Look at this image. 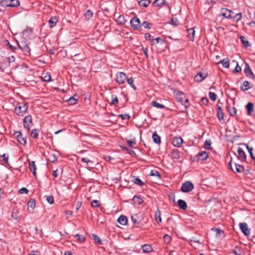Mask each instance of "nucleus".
Instances as JSON below:
<instances>
[{
    "mask_svg": "<svg viewBox=\"0 0 255 255\" xmlns=\"http://www.w3.org/2000/svg\"><path fill=\"white\" fill-rule=\"evenodd\" d=\"M174 95L176 101L184 106L186 110L187 109L188 106L184 104V99L186 98V95L182 92L177 91L174 92Z\"/></svg>",
    "mask_w": 255,
    "mask_h": 255,
    "instance_id": "obj_1",
    "label": "nucleus"
},
{
    "mask_svg": "<svg viewBox=\"0 0 255 255\" xmlns=\"http://www.w3.org/2000/svg\"><path fill=\"white\" fill-rule=\"evenodd\" d=\"M0 4L2 7H16L19 5L18 0H1Z\"/></svg>",
    "mask_w": 255,
    "mask_h": 255,
    "instance_id": "obj_2",
    "label": "nucleus"
},
{
    "mask_svg": "<svg viewBox=\"0 0 255 255\" xmlns=\"http://www.w3.org/2000/svg\"><path fill=\"white\" fill-rule=\"evenodd\" d=\"M127 79V75L124 72H119L116 75V81L119 85L124 84Z\"/></svg>",
    "mask_w": 255,
    "mask_h": 255,
    "instance_id": "obj_3",
    "label": "nucleus"
},
{
    "mask_svg": "<svg viewBox=\"0 0 255 255\" xmlns=\"http://www.w3.org/2000/svg\"><path fill=\"white\" fill-rule=\"evenodd\" d=\"M28 109V106L26 103H24L22 106L16 107L14 109V112L19 116H22Z\"/></svg>",
    "mask_w": 255,
    "mask_h": 255,
    "instance_id": "obj_4",
    "label": "nucleus"
},
{
    "mask_svg": "<svg viewBox=\"0 0 255 255\" xmlns=\"http://www.w3.org/2000/svg\"><path fill=\"white\" fill-rule=\"evenodd\" d=\"M194 188V185L190 181H186L182 184L181 191L184 193L191 191Z\"/></svg>",
    "mask_w": 255,
    "mask_h": 255,
    "instance_id": "obj_5",
    "label": "nucleus"
},
{
    "mask_svg": "<svg viewBox=\"0 0 255 255\" xmlns=\"http://www.w3.org/2000/svg\"><path fill=\"white\" fill-rule=\"evenodd\" d=\"M130 23L131 26L134 30L138 29L141 26L139 18L135 16L130 20Z\"/></svg>",
    "mask_w": 255,
    "mask_h": 255,
    "instance_id": "obj_6",
    "label": "nucleus"
},
{
    "mask_svg": "<svg viewBox=\"0 0 255 255\" xmlns=\"http://www.w3.org/2000/svg\"><path fill=\"white\" fill-rule=\"evenodd\" d=\"M244 72L245 73V75L247 77H248L249 78H251L252 79H254L255 78V75L254 73L252 72V70L251 68H250L249 65L246 63L245 64V67L244 69Z\"/></svg>",
    "mask_w": 255,
    "mask_h": 255,
    "instance_id": "obj_7",
    "label": "nucleus"
},
{
    "mask_svg": "<svg viewBox=\"0 0 255 255\" xmlns=\"http://www.w3.org/2000/svg\"><path fill=\"white\" fill-rule=\"evenodd\" d=\"M24 127L29 129L32 126V117L30 115L26 116L23 119Z\"/></svg>",
    "mask_w": 255,
    "mask_h": 255,
    "instance_id": "obj_8",
    "label": "nucleus"
},
{
    "mask_svg": "<svg viewBox=\"0 0 255 255\" xmlns=\"http://www.w3.org/2000/svg\"><path fill=\"white\" fill-rule=\"evenodd\" d=\"M17 141L21 145H25L26 143V138L22 136V134L20 131H16L14 133Z\"/></svg>",
    "mask_w": 255,
    "mask_h": 255,
    "instance_id": "obj_9",
    "label": "nucleus"
},
{
    "mask_svg": "<svg viewBox=\"0 0 255 255\" xmlns=\"http://www.w3.org/2000/svg\"><path fill=\"white\" fill-rule=\"evenodd\" d=\"M240 228L242 233L246 236H248L250 234V229L248 228V226L246 223H241L240 224Z\"/></svg>",
    "mask_w": 255,
    "mask_h": 255,
    "instance_id": "obj_10",
    "label": "nucleus"
},
{
    "mask_svg": "<svg viewBox=\"0 0 255 255\" xmlns=\"http://www.w3.org/2000/svg\"><path fill=\"white\" fill-rule=\"evenodd\" d=\"M208 157V155L207 152L203 151H202V152L199 153L198 154H197L194 157V159L197 160H201L202 161H203V160L207 159Z\"/></svg>",
    "mask_w": 255,
    "mask_h": 255,
    "instance_id": "obj_11",
    "label": "nucleus"
},
{
    "mask_svg": "<svg viewBox=\"0 0 255 255\" xmlns=\"http://www.w3.org/2000/svg\"><path fill=\"white\" fill-rule=\"evenodd\" d=\"M183 143V140L181 137H174L173 138L172 144L174 146L179 147Z\"/></svg>",
    "mask_w": 255,
    "mask_h": 255,
    "instance_id": "obj_12",
    "label": "nucleus"
},
{
    "mask_svg": "<svg viewBox=\"0 0 255 255\" xmlns=\"http://www.w3.org/2000/svg\"><path fill=\"white\" fill-rule=\"evenodd\" d=\"M253 87V85L248 81H245L243 82V84L241 86V90L243 91H247L251 89Z\"/></svg>",
    "mask_w": 255,
    "mask_h": 255,
    "instance_id": "obj_13",
    "label": "nucleus"
},
{
    "mask_svg": "<svg viewBox=\"0 0 255 255\" xmlns=\"http://www.w3.org/2000/svg\"><path fill=\"white\" fill-rule=\"evenodd\" d=\"M237 151L239 159L242 161H245L246 159V155L243 149L241 147H239L238 148Z\"/></svg>",
    "mask_w": 255,
    "mask_h": 255,
    "instance_id": "obj_14",
    "label": "nucleus"
},
{
    "mask_svg": "<svg viewBox=\"0 0 255 255\" xmlns=\"http://www.w3.org/2000/svg\"><path fill=\"white\" fill-rule=\"evenodd\" d=\"M207 77V75H203L202 73L199 72L194 77V80L197 82H201Z\"/></svg>",
    "mask_w": 255,
    "mask_h": 255,
    "instance_id": "obj_15",
    "label": "nucleus"
},
{
    "mask_svg": "<svg viewBox=\"0 0 255 255\" xmlns=\"http://www.w3.org/2000/svg\"><path fill=\"white\" fill-rule=\"evenodd\" d=\"M16 43L18 48L20 49L23 52L30 54V48L28 46V45L25 44L21 45L17 42H16Z\"/></svg>",
    "mask_w": 255,
    "mask_h": 255,
    "instance_id": "obj_16",
    "label": "nucleus"
},
{
    "mask_svg": "<svg viewBox=\"0 0 255 255\" xmlns=\"http://www.w3.org/2000/svg\"><path fill=\"white\" fill-rule=\"evenodd\" d=\"M187 36L189 39L193 41L194 40L195 30L194 28H191L187 30Z\"/></svg>",
    "mask_w": 255,
    "mask_h": 255,
    "instance_id": "obj_17",
    "label": "nucleus"
},
{
    "mask_svg": "<svg viewBox=\"0 0 255 255\" xmlns=\"http://www.w3.org/2000/svg\"><path fill=\"white\" fill-rule=\"evenodd\" d=\"M217 116L219 120L221 122H222V121L224 122V113L221 107L220 106L217 107Z\"/></svg>",
    "mask_w": 255,
    "mask_h": 255,
    "instance_id": "obj_18",
    "label": "nucleus"
},
{
    "mask_svg": "<svg viewBox=\"0 0 255 255\" xmlns=\"http://www.w3.org/2000/svg\"><path fill=\"white\" fill-rule=\"evenodd\" d=\"M232 12H233L231 10L227 8H225L223 9L222 15L223 16L227 18H231L232 17L231 13Z\"/></svg>",
    "mask_w": 255,
    "mask_h": 255,
    "instance_id": "obj_19",
    "label": "nucleus"
},
{
    "mask_svg": "<svg viewBox=\"0 0 255 255\" xmlns=\"http://www.w3.org/2000/svg\"><path fill=\"white\" fill-rule=\"evenodd\" d=\"M29 168L30 171L32 172L33 175L34 176H36V165L35 164V162L33 161H30L29 162Z\"/></svg>",
    "mask_w": 255,
    "mask_h": 255,
    "instance_id": "obj_20",
    "label": "nucleus"
},
{
    "mask_svg": "<svg viewBox=\"0 0 255 255\" xmlns=\"http://www.w3.org/2000/svg\"><path fill=\"white\" fill-rule=\"evenodd\" d=\"M177 204L179 208L183 210H185L187 208V203L182 199H179L177 201Z\"/></svg>",
    "mask_w": 255,
    "mask_h": 255,
    "instance_id": "obj_21",
    "label": "nucleus"
},
{
    "mask_svg": "<svg viewBox=\"0 0 255 255\" xmlns=\"http://www.w3.org/2000/svg\"><path fill=\"white\" fill-rule=\"evenodd\" d=\"M1 66H9L11 63V61H10L9 58H7L5 57H1Z\"/></svg>",
    "mask_w": 255,
    "mask_h": 255,
    "instance_id": "obj_22",
    "label": "nucleus"
},
{
    "mask_svg": "<svg viewBox=\"0 0 255 255\" xmlns=\"http://www.w3.org/2000/svg\"><path fill=\"white\" fill-rule=\"evenodd\" d=\"M118 222L122 225H126L128 222V219L126 216L121 215L118 219Z\"/></svg>",
    "mask_w": 255,
    "mask_h": 255,
    "instance_id": "obj_23",
    "label": "nucleus"
},
{
    "mask_svg": "<svg viewBox=\"0 0 255 255\" xmlns=\"http://www.w3.org/2000/svg\"><path fill=\"white\" fill-rule=\"evenodd\" d=\"M131 220L133 224H139L141 222L142 219L138 218L137 214H134L131 216Z\"/></svg>",
    "mask_w": 255,
    "mask_h": 255,
    "instance_id": "obj_24",
    "label": "nucleus"
},
{
    "mask_svg": "<svg viewBox=\"0 0 255 255\" xmlns=\"http://www.w3.org/2000/svg\"><path fill=\"white\" fill-rule=\"evenodd\" d=\"M141 249L142 252L144 253H150L152 251V248L150 245L148 244H144L142 246Z\"/></svg>",
    "mask_w": 255,
    "mask_h": 255,
    "instance_id": "obj_25",
    "label": "nucleus"
},
{
    "mask_svg": "<svg viewBox=\"0 0 255 255\" xmlns=\"http://www.w3.org/2000/svg\"><path fill=\"white\" fill-rule=\"evenodd\" d=\"M152 137L153 141L155 143L159 144L161 143L160 137L157 134L156 132H155L152 134Z\"/></svg>",
    "mask_w": 255,
    "mask_h": 255,
    "instance_id": "obj_26",
    "label": "nucleus"
},
{
    "mask_svg": "<svg viewBox=\"0 0 255 255\" xmlns=\"http://www.w3.org/2000/svg\"><path fill=\"white\" fill-rule=\"evenodd\" d=\"M36 204V201L34 199H31L27 203V208L28 210L30 208L31 210H33L35 207Z\"/></svg>",
    "mask_w": 255,
    "mask_h": 255,
    "instance_id": "obj_27",
    "label": "nucleus"
},
{
    "mask_svg": "<svg viewBox=\"0 0 255 255\" xmlns=\"http://www.w3.org/2000/svg\"><path fill=\"white\" fill-rule=\"evenodd\" d=\"M171 157L173 159H179L180 157V152L177 149L173 150L171 153Z\"/></svg>",
    "mask_w": 255,
    "mask_h": 255,
    "instance_id": "obj_28",
    "label": "nucleus"
},
{
    "mask_svg": "<svg viewBox=\"0 0 255 255\" xmlns=\"http://www.w3.org/2000/svg\"><path fill=\"white\" fill-rule=\"evenodd\" d=\"M234 169H235V172H237V173H241V172H242L244 169V168L243 166L240 165V164H238L236 163H234Z\"/></svg>",
    "mask_w": 255,
    "mask_h": 255,
    "instance_id": "obj_29",
    "label": "nucleus"
},
{
    "mask_svg": "<svg viewBox=\"0 0 255 255\" xmlns=\"http://www.w3.org/2000/svg\"><path fill=\"white\" fill-rule=\"evenodd\" d=\"M117 23L120 25H124L126 23V19L123 15H120L116 20Z\"/></svg>",
    "mask_w": 255,
    "mask_h": 255,
    "instance_id": "obj_30",
    "label": "nucleus"
},
{
    "mask_svg": "<svg viewBox=\"0 0 255 255\" xmlns=\"http://www.w3.org/2000/svg\"><path fill=\"white\" fill-rule=\"evenodd\" d=\"M132 181L134 184L139 186H142L144 185V183L138 177L133 176Z\"/></svg>",
    "mask_w": 255,
    "mask_h": 255,
    "instance_id": "obj_31",
    "label": "nucleus"
},
{
    "mask_svg": "<svg viewBox=\"0 0 255 255\" xmlns=\"http://www.w3.org/2000/svg\"><path fill=\"white\" fill-rule=\"evenodd\" d=\"M58 21V20L56 18V17H52L49 20L48 22L50 24V27H53L55 26Z\"/></svg>",
    "mask_w": 255,
    "mask_h": 255,
    "instance_id": "obj_32",
    "label": "nucleus"
},
{
    "mask_svg": "<svg viewBox=\"0 0 255 255\" xmlns=\"http://www.w3.org/2000/svg\"><path fill=\"white\" fill-rule=\"evenodd\" d=\"M155 218L158 223L161 222V212L158 208H157L155 213Z\"/></svg>",
    "mask_w": 255,
    "mask_h": 255,
    "instance_id": "obj_33",
    "label": "nucleus"
},
{
    "mask_svg": "<svg viewBox=\"0 0 255 255\" xmlns=\"http://www.w3.org/2000/svg\"><path fill=\"white\" fill-rule=\"evenodd\" d=\"M224 68H228L230 66V61L227 58H224L220 61Z\"/></svg>",
    "mask_w": 255,
    "mask_h": 255,
    "instance_id": "obj_34",
    "label": "nucleus"
},
{
    "mask_svg": "<svg viewBox=\"0 0 255 255\" xmlns=\"http://www.w3.org/2000/svg\"><path fill=\"white\" fill-rule=\"evenodd\" d=\"M133 201L134 203L140 205L142 203L143 200L139 196L134 195L133 197Z\"/></svg>",
    "mask_w": 255,
    "mask_h": 255,
    "instance_id": "obj_35",
    "label": "nucleus"
},
{
    "mask_svg": "<svg viewBox=\"0 0 255 255\" xmlns=\"http://www.w3.org/2000/svg\"><path fill=\"white\" fill-rule=\"evenodd\" d=\"M78 99L75 98V95L71 97L68 100L67 102L70 105H75L77 104Z\"/></svg>",
    "mask_w": 255,
    "mask_h": 255,
    "instance_id": "obj_36",
    "label": "nucleus"
},
{
    "mask_svg": "<svg viewBox=\"0 0 255 255\" xmlns=\"http://www.w3.org/2000/svg\"><path fill=\"white\" fill-rule=\"evenodd\" d=\"M248 115H250L254 109V105L252 103H248L246 106Z\"/></svg>",
    "mask_w": 255,
    "mask_h": 255,
    "instance_id": "obj_37",
    "label": "nucleus"
},
{
    "mask_svg": "<svg viewBox=\"0 0 255 255\" xmlns=\"http://www.w3.org/2000/svg\"><path fill=\"white\" fill-rule=\"evenodd\" d=\"M160 41L163 43L164 40L162 39H161L160 37H157L156 38L152 39L150 41V45L152 46L156 45L158 43H159Z\"/></svg>",
    "mask_w": 255,
    "mask_h": 255,
    "instance_id": "obj_38",
    "label": "nucleus"
},
{
    "mask_svg": "<svg viewBox=\"0 0 255 255\" xmlns=\"http://www.w3.org/2000/svg\"><path fill=\"white\" fill-rule=\"evenodd\" d=\"M240 39L242 44L245 47L247 48L250 46V45L249 44V42L246 39L244 36H241Z\"/></svg>",
    "mask_w": 255,
    "mask_h": 255,
    "instance_id": "obj_39",
    "label": "nucleus"
},
{
    "mask_svg": "<svg viewBox=\"0 0 255 255\" xmlns=\"http://www.w3.org/2000/svg\"><path fill=\"white\" fill-rule=\"evenodd\" d=\"M151 105L154 107H155L156 108H158V109H164L165 108V106L162 105V104H161L159 103H158L156 101H152V103H151Z\"/></svg>",
    "mask_w": 255,
    "mask_h": 255,
    "instance_id": "obj_40",
    "label": "nucleus"
},
{
    "mask_svg": "<svg viewBox=\"0 0 255 255\" xmlns=\"http://www.w3.org/2000/svg\"><path fill=\"white\" fill-rule=\"evenodd\" d=\"M39 134V130L37 129H33L31 132V136L34 139L38 138Z\"/></svg>",
    "mask_w": 255,
    "mask_h": 255,
    "instance_id": "obj_41",
    "label": "nucleus"
},
{
    "mask_svg": "<svg viewBox=\"0 0 255 255\" xmlns=\"http://www.w3.org/2000/svg\"><path fill=\"white\" fill-rule=\"evenodd\" d=\"M138 3L140 6L147 7L150 3V1L149 0H140Z\"/></svg>",
    "mask_w": 255,
    "mask_h": 255,
    "instance_id": "obj_42",
    "label": "nucleus"
},
{
    "mask_svg": "<svg viewBox=\"0 0 255 255\" xmlns=\"http://www.w3.org/2000/svg\"><path fill=\"white\" fill-rule=\"evenodd\" d=\"M149 175H150L151 176H156L159 179H161V175L160 174V173L159 172H158L157 171H156V170H151V171L150 172V174H149Z\"/></svg>",
    "mask_w": 255,
    "mask_h": 255,
    "instance_id": "obj_43",
    "label": "nucleus"
},
{
    "mask_svg": "<svg viewBox=\"0 0 255 255\" xmlns=\"http://www.w3.org/2000/svg\"><path fill=\"white\" fill-rule=\"evenodd\" d=\"M127 82L128 84L130 85V86L134 90H135L136 89L135 86L133 84V79L132 78H127Z\"/></svg>",
    "mask_w": 255,
    "mask_h": 255,
    "instance_id": "obj_44",
    "label": "nucleus"
},
{
    "mask_svg": "<svg viewBox=\"0 0 255 255\" xmlns=\"http://www.w3.org/2000/svg\"><path fill=\"white\" fill-rule=\"evenodd\" d=\"M111 99H112V101L111 103V105H116L117 104H118L119 100L116 96L114 95H112Z\"/></svg>",
    "mask_w": 255,
    "mask_h": 255,
    "instance_id": "obj_45",
    "label": "nucleus"
},
{
    "mask_svg": "<svg viewBox=\"0 0 255 255\" xmlns=\"http://www.w3.org/2000/svg\"><path fill=\"white\" fill-rule=\"evenodd\" d=\"M242 17V13H238L236 14L235 16H232V17L231 18H232L234 21L238 22L240 20H241Z\"/></svg>",
    "mask_w": 255,
    "mask_h": 255,
    "instance_id": "obj_46",
    "label": "nucleus"
},
{
    "mask_svg": "<svg viewBox=\"0 0 255 255\" xmlns=\"http://www.w3.org/2000/svg\"><path fill=\"white\" fill-rule=\"evenodd\" d=\"M228 110L230 113V114L231 116H234L236 114V109L232 107H229L228 108Z\"/></svg>",
    "mask_w": 255,
    "mask_h": 255,
    "instance_id": "obj_47",
    "label": "nucleus"
},
{
    "mask_svg": "<svg viewBox=\"0 0 255 255\" xmlns=\"http://www.w3.org/2000/svg\"><path fill=\"white\" fill-rule=\"evenodd\" d=\"M93 12L91 10H87L85 13V17L87 19H90L93 16Z\"/></svg>",
    "mask_w": 255,
    "mask_h": 255,
    "instance_id": "obj_48",
    "label": "nucleus"
},
{
    "mask_svg": "<svg viewBox=\"0 0 255 255\" xmlns=\"http://www.w3.org/2000/svg\"><path fill=\"white\" fill-rule=\"evenodd\" d=\"M93 239L94 240V241L97 243L99 245L102 244V241L101 239L99 236H98L96 235L93 234Z\"/></svg>",
    "mask_w": 255,
    "mask_h": 255,
    "instance_id": "obj_49",
    "label": "nucleus"
},
{
    "mask_svg": "<svg viewBox=\"0 0 255 255\" xmlns=\"http://www.w3.org/2000/svg\"><path fill=\"white\" fill-rule=\"evenodd\" d=\"M209 97L212 101H215L217 99V95L214 92H210L209 93Z\"/></svg>",
    "mask_w": 255,
    "mask_h": 255,
    "instance_id": "obj_50",
    "label": "nucleus"
},
{
    "mask_svg": "<svg viewBox=\"0 0 255 255\" xmlns=\"http://www.w3.org/2000/svg\"><path fill=\"white\" fill-rule=\"evenodd\" d=\"M75 237H77L78 240L80 242H84L86 240V238L83 235L77 234L75 235Z\"/></svg>",
    "mask_w": 255,
    "mask_h": 255,
    "instance_id": "obj_51",
    "label": "nucleus"
},
{
    "mask_svg": "<svg viewBox=\"0 0 255 255\" xmlns=\"http://www.w3.org/2000/svg\"><path fill=\"white\" fill-rule=\"evenodd\" d=\"M233 253L235 255H243L239 247H236L233 250Z\"/></svg>",
    "mask_w": 255,
    "mask_h": 255,
    "instance_id": "obj_52",
    "label": "nucleus"
},
{
    "mask_svg": "<svg viewBox=\"0 0 255 255\" xmlns=\"http://www.w3.org/2000/svg\"><path fill=\"white\" fill-rule=\"evenodd\" d=\"M42 79L44 81L49 82L51 81V76L49 73H47L42 77Z\"/></svg>",
    "mask_w": 255,
    "mask_h": 255,
    "instance_id": "obj_53",
    "label": "nucleus"
},
{
    "mask_svg": "<svg viewBox=\"0 0 255 255\" xmlns=\"http://www.w3.org/2000/svg\"><path fill=\"white\" fill-rule=\"evenodd\" d=\"M141 26H142L144 28H150V26L151 25V24L149 22H148L147 21H143L142 24H141Z\"/></svg>",
    "mask_w": 255,
    "mask_h": 255,
    "instance_id": "obj_54",
    "label": "nucleus"
},
{
    "mask_svg": "<svg viewBox=\"0 0 255 255\" xmlns=\"http://www.w3.org/2000/svg\"><path fill=\"white\" fill-rule=\"evenodd\" d=\"M163 239L164 242L165 243H166V244L169 243L171 241V240L170 236H169L168 235H164Z\"/></svg>",
    "mask_w": 255,
    "mask_h": 255,
    "instance_id": "obj_55",
    "label": "nucleus"
},
{
    "mask_svg": "<svg viewBox=\"0 0 255 255\" xmlns=\"http://www.w3.org/2000/svg\"><path fill=\"white\" fill-rule=\"evenodd\" d=\"M4 42L9 47V48L12 50H14L15 49H17V47H16L15 46H12L10 43L8 41V40H5L4 41Z\"/></svg>",
    "mask_w": 255,
    "mask_h": 255,
    "instance_id": "obj_56",
    "label": "nucleus"
},
{
    "mask_svg": "<svg viewBox=\"0 0 255 255\" xmlns=\"http://www.w3.org/2000/svg\"><path fill=\"white\" fill-rule=\"evenodd\" d=\"M91 206H92L94 208L98 207L100 205L99 204V201L96 200H94L91 202Z\"/></svg>",
    "mask_w": 255,
    "mask_h": 255,
    "instance_id": "obj_57",
    "label": "nucleus"
},
{
    "mask_svg": "<svg viewBox=\"0 0 255 255\" xmlns=\"http://www.w3.org/2000/svg\"><path fill=\"white\" fill-rule=\"evenodd\" d=\"M46 201L50 204H52L54 203V198L53 196H48L46 197Z\"/></svg>",
    "mask_w": 255,
    "mask_h": 255,
    "instance_id": "obj_58",
    "label": "nucleus"
},
{
    "mask_svg": "<svg viewBox=\"0 0 255 255\" xmlns=\"http://www.w3.org/2000/svg\"><path fill=\"white\" fill-rule=\"evenodd\" d=\"M211 142L210 141L206 140L204 143V147L206 149H210Z\"/></svg>",
    "mask_w": 255,
    "mask_h": 255,
    "instance_id": "obj_59",
    "label": "nucleus"
},
{
    "mask_svg": "<svg viewBox=\"0 0 255 255\" xmlns=\"http://www.w3.org/2000/svg\"><path fill=\"white\" fill-rule=\"evenodd\" d=\"M169 23L173 26H176L178 24V20L177 19L171 18Z\"/></svg>",
    "mask_w": 255,
    "mask_h": 255,
    "instance_id": "obj_60",
    "label": "nucleus"
},
{
    "mask_svg": "<svg viewBox=\"0 0 255 255\" xmlns=\"http://www.w3.org/2000/svg\"><path fill=\"white\" fill-rule=\"evenodd\" d=\"M121 119L124 120H128L130 118V116L129 115L125 114H121L119 116Z\"/></svg>",
    "mask_w": 255,
    "mask_h": 255,
    "instance_id": "obj_61",
    "label": "nucleus"
},
{
    "mask_svg": "<svg viewBox=\"0 0 255 255\" xmlns=\"http://www.w3.org/2000/svg\"><path fill=\"white\" fill-rule=\"evenodd\" d=\"M128 145L131 147H133L135 144V140H127Z\"/></svg>",
    "mask_w": 255,
    "mask_h": 255,
    "instance_id": "obj_62",
    "label": "nucleus"
},
{
    "mask_svg": "<svg viewBox=\"0 0 255 255\" xmlns=\"http://www.w3.org/2000/svg\"><path fill=\"white\" fill-rule=\"evenodd\" d=\"M201 102L202 104L206 106L209 102V100L206 97H203L201 99Z\"/></svg>",
    "mask_w": 255,
    "mask_h": 255,
    "instance_id": "obj_63",
    "label": "nucleus"
},
{
    "mask_svg": "<svg viewBox=\"0 0 255 255\" xmlns=\"http://www.w3.org/2000/svg\"><path fill=\"white\" fill-rule=\"evenodd\" d=\"M11 217L15 220H17L19 218V216L18 215V211L16 212L13 211L11 214Z\"/></svg>",
    "mask_w": 255,
    "mask_h": 255,
    "instance_id": "obj_64",
    "label": "nucleus"
}]
</instances>
